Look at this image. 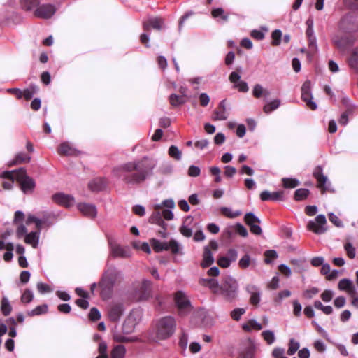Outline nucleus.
<instances>
[{
	"mask_svg": "<svg viewBox=\"0 0 358 358\" xmlns=\"http://www.w3.org/2000/svg\"><path fill=\"white\" fill-rule=\"evenodd\" d=\"M344 249L350 259H354L355 257V248L352 245L351 243H346L344 245Z\"/></svg>",
	"mask_w": 358,
	"mask_h": 358,
	"instance_id": "nucleus-55",
	"label": "nucleus"
},
{
	"mask_svg": "<svg viewBox=\"0 0 358 358\" xmlns=\"http://www.w3.org/2000/svg\"><path fill=\"white\" fill-rule=\"evenodd\" d=\"M250 257L248 255H245L238 262V266L241 268H246L250 264Z\"/></svg>",
	"mask_w": 358,
	"mask_h": 358,
	"instance_id": "nucleus-62",
	"label": "nucleus"
},
{
	"mask_svg": "<svg viewBox=\"0 0 358 358\" xmlns=\"http://www.w3.org/2000/svg\"><path fill=\"white\" fill-rule=\"evenodd\" d=\"M306 35L308 39V45L313 50L317 49L316 38L314 36L313 27L307 28Z\"/></svg>",
	"mask_w": 358,
	"mask_h": 358,
	"instance_id": "nucleus-35",
	"label": "nucleus"
},
{
	"mask_svg": "<svg viewBox=\"0 0 358 358\" xmlns=\"http://www.w3.org/2000/svg\"><path fill=\"white\" fill-rule=\"evenodd\" d=\"M157 164L155 159L144 157L123 164L113 169L114 176L121 178L128 185H134L143 182L153 173V170Z\"/></svg>",
	"mask_w": 358,
	"mask_h": 358,
	"instance_id": "nucleus-1",
	"label": "nucleus"
},
{
	"mask_svg": "<svg viewBox=\"0 0 358 358\" xmlns=\"http://www.w3.org/2000/svg\"><path fill=\"white\" fill-rule=\"evenodd\" d=\"M326 223L325 216L324 215H319L314 220L308 222L307 228L317 234H324L327 231Z\"/></svg>",
	"mask_w": 358,
	"mask_h": 358,
	"instance_id": "nucleus-11",
	"label": "nucleus"
},
{
	"mask_svg": "<svg viewBox=\"0 0 358 358\" xmlns=\"http://www.w3.org/2000/svg\"><path fill=\"white\" fill-rule=\"evenodd\" d=\"M280 101L279 99L273 100L264 106V112L266 114H268L273 110H276L280 106Z\"/></svg>",
	"mask_w": 358,
	"mask_h": 358,
	"instance_id": "nucleus-39",
	"label": "nucleus"
},
{
	"mask_svg": "<svg viewBox=\"0 0 358 358\" xmlns=\"http://www.w3.org/2000/svg\"><path fill=\"white\" fill-rule=\"evenodd\" d=\"M38 87L36 85H31L28 88L22 91V97L26 100H29L32 98L34 94L37 93Z\"/></svg>",
	"mask_w": 358,
	"mask_h": 358,
	"instance_id": "nucleus-36",
	"label": "nucleus"
},
{
	"mask_svg": "<svg viewBox=\"0 0 358 358\" xmlns=\"http://www.w3.org/2000/svg\"><path fill=\"white\" fill-rule=\"evenodd\" d=\"M141 318V313L139 310H132L124 320L122 325V331L128 334L134 331L135 327Z\"/></svg>",
	"mask_w": 358,
	"mask_h": 358,
	"instance_id": "nucleus-10",
	"label": "nucleus"
},
{
	"mask_svg": "<svg viewBox=\"0 0 358 358\" xmlns=\"http://www.w3.org/2000/svg\"><path fill=\"white\" fill-rule=\"evenodd\" d=\"M238 291V284L236 279L231 276H225L220 284L219 295L227 301L236 299Z\"/></svg>",
	"mask_w": 358,
	"mask_h": 358,
	"instance_id": "nucleus-4",
	"label": "nucleus"
},
{
	"mask_svg": "<svg viewBox=\"0 0 358 358\" xmlns=\"http://www.w3.org/2000/svg\"><path fill=\"white\" fill-rule=\"evenodd\" d=\"M214 262V257L208 246L204 248L203 253V260L201 263V266L203 268H207L213 264Z\"/></svg>",
	"mask_w": 358,
	"mask_h": 358,
	"instance_id": "nucleus-26",
	"label": "nucleus"
},
{
	"mask_svg": "<svg viewBox=\"0 0 358 358\" xmlns=\"http://www.w3.org/2000/svg\"><path fill=\"white\" fill-rule=\"evenodd\" d=\"M109 246L113 257L128 258L131 256V250L127 246L124 247L112 241H109Z\"/></svg>",
	"mask_w": 358,
	"mask_h": 358,
	"instance_id": "nucleus-13",
	"label": "nucleus"
},
{
	"mask_svg": "<svg viewBox=\"0 0 358 358\" xmlns=\"http://www.w3.org/2000/svg\"><path fill=\"white\" fill-rule=\"evenodd\" d=\"M20 5L26 10H32L37 8L39 0H21Z\"/></svg>",
	"mask_w": 358,
	"mask_h": 358,
	"instance_id": "nucleus-32",
	"label": "nucleus"
},
{
	"mask_svg": "<svg viewBox=\"0 0 358 358\" xmlns=\"http://www.w3.org/2000/svg\"><path fill=\"white\" fill-rule=\"evenodd\" d=\"M164 25V20L160 17H150L148 20L145 21L143 24V29L146 32H149L150 27L155 29L160 30L162 29Z\"/></svg>",
	"mask_w": 358,
	"mask_h": 358,
	"instance_id": "nucleus-18",
	"label": "nucleus"
},
{
	"mask_svg": "<svg viewBox=\"0 0 358 358\" xmlns=\"http://www.w3.org/2000/svg\"><path fill=\"white\" fill-rule=\"evenodd\" d=\"M152 282L148 280H143L135 285L134 298L138 301L147 300L151 296Z\"/></svg>",
	"mask_w": 358,
	"mask_h": 358,
	"instance_id": "nucleus-8",
	"label": "nucleus"
},
{
	"mask_svg": "<svg viewBox=\"0 0 358 358\" xmlns=\"http://www.w3.org/2000/svg\"><path fill=\"white\" fill-rule=\"evenodd\" d=\"M252 94L255 98H260L262 96H268L270 95V92L268 90L263 88L261 85L257 84L253 87Z\"/></svg>",
	"mask_w": 358,
	"mask_h": 358,
	"instance_id": "nucleus-31",
	"label": "nucleus"
},
{
	"mask_svg": "<svg viewBox=\"0 0 358 358\" xmlns=\"http://www.w3.org/2000/svg\"><path fill=\"white\" fill-rule=\"evenodd\" d=\"M229 79L231 83H234V87L238 89L239 92H247L249 90L247 83L240 80L241 75L238 73L236 71L231 72Z\"/></svg>",
	"mask_w": 358,
	"mask_h": 358,
	"instance_id": "nucleus-16",
	"label": "nucleus"
},
{
	"mask_svg": "<svg viewBox=\"0 0 358 358\" xmlns=\"http://www.w3.org/2000/svg\"><path fill=\"white\" fill-rule=\"evenodd\" d=\"M245 313V309L242 308H237L233 310L231 313V317L233 320L238 321L243 314Z\"/></svg>",
	"mask_w": 358,
	"mask_h": 358,
	"instance_id": "nucleus-57",
	"label": "nucleus"
},
{
	"mask_svg": "<svg viewBox=\"0 0 358 358\" xmlns=\"http://www.w3.org/2000/svg\"><path fill=\"white\" fill-rule=\"evenodd\" d=\"M126 349L122 345H117L111 351V358H124Z\"/></svg>",
	"mask_w": 358,
	"mask_h": 358,
	"instance_id": "nucleus-33",
	"label": "nucleus"
},
{
	"mask_svg": "<svg viewBox=\"0 0 358 358\" xmlns=\"http://www.w3.org/2000/svg\"><path fill=\"white\" fill-rule=\"evenodd\" d=\"M31 223H35L36 228L40 231L42 228L43 222L33 215H29L27 219V224H29Z\"/></svg>",
	"mask_w": 358,
	"mask_h": 358,
	"instance_id": "nucleus-53",
	"label": "nucleus"
},
{
	"mask_svg": "<svg viewBox=\"0 0 358 358\" xmlns=\"http://www.w3.org/2000/svg\"><path fill=\"white\" fill-rule=\"evenodd\" d=\"M339 28L348 33L358 31V11H350L346 13L341 20Z\"/></svg>",
	"mask_w": 358,
	"mask_h": 358,
	"instance_id": "nucleus-6",
	"label": "nucleus"
},
{
	"mask_svg": "<svg viewBox=\"0 0 358 358\" xmlns=\"http://www.w3.org/2000/svg\"><path fill=\"white\" fill-rule=\"evenodd\" d=\"M349 65L350 67L358 72V48L353 50L352 54L349 59Z\"/></svg>",
	"mask_w": 358,
	"mask_h": 358,
	"instance_id": "nucleus-37",
	"label": "nucleus"
},
{
	"mask_svg": "<svg viewBox=\"0 0 358 358\" xmlns=\"http://www.w3.org/2000/svg\"><path fill=\"white\" fill-rule=\"evenodd\" d=\"M334 294L333 291L330 289H326L322 293L320 297L324 302L327 303L331 301V299L334 297Z\"/></svg>",
	"mask_w": 358,
	"mask_h": 358,
	"instance_id": "nucleus-60",
	"label": "nucleus"
},
{
	"mask_svg": "<svg viewBox=\"0 0 358 358\" xmlns=\"http://www.w3.org/2000/svg\"><path fill=\"white\" fill-rule=\"evenodd\" d=\"M174 207L175 203L172 199H166L162 203L154 205V210L149 217V222L152 224H157L162 228L164 229L167 224L162 219V208H173Z\"/></svg>",
	"mask_w": 358,
	"mask_h": 358,
	"instance_id": "nucleus-5",
	"label": "nucleus"
},
{
	"mask_svg": "<svg viewBox=\"0 0 358 358\" xmlns=\"http://www.w3.org/2000/svg\"><path fill=\"white\" fill-rule=\"evenodd\" d=\"M34 299V294L31 290L27 289L21 296V301L24 303H30Z\"/></svg>",
	"mask_w": 358,
	"mask_h": 358,
	"instance_id": "nucleus-54",
	"label": "nucleus"
},
{
	"mask_svg": "<svg viewBox=\"0 0 358 358\" xmlns=\"http://www.w3.org/2000/svg\"><path fill=\"white\" fill-rule=\"evenodd\" d=\"M265 255V262L266 264H270L272 259H276L278 257V254L275 250H267L264 253Z\"/></svg>",
	"mask_w": 358,
	"mask_h": 358,
	"instance_id": "nucleus-59",
	"label": "nucleus"
},
{
	"mask_svg": "<svg viewBox=\"0 0 358 358\" xmlns=\"http://www.w3.org/2000/svg\"><path fill=\"white\" fill-rule=\"evenodd\" d=\"M31 160V157L25 153L19 152L17 153L15 158L10 161L8 164V166H12L17 164H20L22 163H28Z\"/></svg>",
	"mask_w": 358,
	"mask_h": 358,
	"instance_id": "nucleus-27",
	"label": "nucleus"
},
{
	"mask_svg": "<svg viewBox=\"0 0 358 358\" xmlns=\"http://www.w3.org/2000/svg\"><path fill=\"white\" fill-rule=\"evenodd\" d=\"M228 117L227 112L225 100H222L219 103L218 108L213 113V120H225Z\"/></svg>",
	"mask_w": 358,
	"mask_h": 358,
	"instance_id": "nucleus-22",
	"label": "nucleus"
},
{
	"mask_svg": "<svg viewBox=\"0 0 358 358\" xmlns=\"http://www.w3.org/2000/svg\"><path fill=\"white\" fill-rule=\"evenodd\" d=\"M309 194V190L307 189H299L294 193V198L296 201H301L305 199Z\"/></svg>",
	"mask_w": 358,
	"mask_h": 358,
	"instance_id": "nucleus-50",
	"label": "nucleus"
},
{
	"mask_svg": "<svg viewBox=\"0 0 358 358\" xmlns=\"http://www.w3.org/2000/svg\"><path fill=\"white\" fill-rule=\"evenodd\" d=\"M56 8L52 4H43L38 7L34 11V15L39 18H50L55 13Z\"/></svg>",
	"mask_w": 358,
	"mask_h": 358,
	"instance_id": "nucleus-15",
	"label": "nucleus"
},
{
	"mask_svg": "<svg viewBox=\"0 0 358 358\" xmlns=\"http://www.w3.org/2000/svg\"><path fill=\"white\" fill-rule=\"evenodd\" d=\"M244 220L248 226L255 223H260V220L252 213H246L244 217Z\"/></svg>",
	"mask_w": 358,
	"mask_h": 358,
	"instance_id": "nucleus-49",
	"label": "nucleus"
},
{
	"mask_svg": "<svg viewBox=\"0 0 358 358\" xmlns=\"http://www.w3.org/2000/svg\"><path fill=\"white\" fill-rule=\"evenodd\" d=\"M124 311V306L122 303H113L108 308V315L110 320L117 322Z\"/></svg>",
	"mask_w": 358,
	"mask_h": 358,
	"instance_id": "nucleus-14",
	"label": "nucleus"
},
{
	"mask_svg": "<svg viewBox=\"0 0 358 358\" xmlns=\"http://www.w3.org/2000/svg\"><path fill=\"white\" fill-rule=\"evenodd\" d=\"M169 155L172 158L176 159V160H180L182 157V153L180 150L178 148V147L175 145H171L169 148Z\"/></svg>",
	"mask_w": 358,
	"mask_h": 358,
	"instance_id": "nucleus-51",
	"label": "nucleus"
},
{
	"mask_svg": "<svg viewBox=\"0 0 358 358\" xmlns=\"http://www.w3.org/2000/svg\"><path fill=\"white\" fill-rule=\"evenodd\" d=\"M169 101L172 106L176 107L184 104L186 102V99L184 98V96L171 94L169 96Z\"/></svg>",
	"mask_w": 358,
	"mask_h": 358,
	"instance_id": "nucleus-34",
	"label": "nucleus"
},
{
	"mask_svg": "<svg viewBox=\"0 0 358 358\" xmlns=\"http://www.w3.org/2000/svg\"><path fill=\"white\" fill-rule=\"evenodd\" d=\"M1 310L2 311V313L7 316L8 315L11 311H12V307L10 304V302L7 297H3L1 300Z\"/></svg>",
	"mask_w": 358,
	"mask_h": 358,
	"instance_id": "nucleus-40",
	"label": "nucleus"
},
{
	"mask_svg": "<svg viewBox=\"0 0 358 358\" xmlns=\"http://www.w3.org/2000/svg\"><path fill=\"white\" fill-rule=\"evenodd\" d=\"M211 15L214 18L220 17L224 22L228 20V15L224 14V10L221 8H214L211 12Z\"/></svg>",
	"mask_w": 358,
	"mask_h": 358,
	"instance_id": "nucleus-42",
	"label": "nucleus"
},
{
	"mask_svg": "<svg viewBox=\"0 0 358 358\" xmlns=\"http://www.w3.org/2000/svg\"><path fill=\"white\" fill-rule=\"evenodd\" d=\"M2 176L6 178H13L20 184L22 191L25 194L31 193L36 186L35 181L29 177L24 168L14 171H6Z\"/></svg>",
	"mask_w": 358,
	"mask_h": 358,
	"instance_id": "nucleus-2",
	"label": "nucleus"
},
{
	"mask_svg": "<svg viewBox=\"0 0 358 358\" xmlns=\"http://www.w3.org/2000/svg\"><path fill=\"white\" fill-rule=\"evenodd\" d=\"M338 287L341 291H346L350 295H353L356 292L355 287L352 281L347 278L341 280L338 282Z\"/></svg>",
	"mask_w": 358,
	"mask_h": 358,
	"instance_id": "nucleus-23",
	"label": "nucleus"
},
{
	"mask_svg": "<svg viewBox=\"0 0 358 358\" xmlns=\"http://www.w3.org/2000/svg\"><path fill=\"white\" fill-rule=\"evenodd\" d=\"M176 329L175 318L171 316L164 317L157 324L156 336L159 340L167 339L175 333Z\"/></svg>",
	"mask_w": 358,
	"mask_h": 358,
	"instance_id": "nucleus-3",
	"label": "nucleus"
},
{
	"mask_svg": "<svg viewBox=\"0 0 358 358\" xmlns=\"http://www.w3.org/2000/svg\"><path fill=\"white\" fill-rule=\"evenodd\" d=\"M245 289L250 294V303L257 305L260 301L259 289L256 285L249 284L246 286Z\"/></svg>",
	"mask_w": 358,
	"mask_h": 358,
	"instance_id": "nucleus-21",
	"label": "nucleus"
},
{
	"mask_svg": "<svg viewBox=\"0 0 358 358\" xmlns=\"http://www.w3.org/2000/svg\"><path fill=\"white\" fill-rule=\"evenodd\" d=\"M121 273L115 267H109L104 273L101 282H99L100 287L103 289H108L110 291L115 283L120 278Z\"/></svg>",
	"mask_w": 358,
	"mask_h": 358,
	"instance_id": "nucleus-7",
	"label": "nucleus"
},
{
	"mask_svg": "<svg viewBox=\"0 0 358 358\" xmlns=\"http://www.w3.org/2000/svg\"><path fill=\"white\" fill-rule=\"evenodd\" d=\"M89 318L92 321H96L101 318L100 312L96 308H91L89 313Z\"/></svg>",
	"mask_w": 358,
	"mask_h": 358,
	"instance_id": "nucleus-63",
	"label": "nucleus"
},
{
	"mask_svg": "<svg viewBox=\"0 0 358 358\" xmlns=\"http://www.w3.org/2000/svg\"><path fill=\"white\" fill-rule=\"evenodd\" d=\"M150 243L155 252H159L163 250H166V242H161L157 239L153 238L151 240Z\"/></svg>",
	"mask_w": 358,
	"mask_h": 358,
	"instance_id": "nucleus-44",
	"label": "nucleus"
},
{
	"mask_svg": "<svg viewBox=\"0 0 358 358\" xmlns=\"http://www.w3.org/2000/svg\"><path fill=\"white\" fill-rule=\"evenodd\" d=\"M344 4L348 8L352 10H358V0H344Z\"/></svg>",
	"mask_w": 358,
	"mask_h": 358,
	"instance_id": "nucleus-64",
	"label": "nucleus"
},
{
	"mask_svg": "<svg viewBox=\"0 0 358 358\" xmlns=\"http://www.w3.org/2000/svg\"><path fill=\"white\" fill-rule=\"evenodd\" d=\"M220 211L224 215H225L228 217H230V218L236 217L241 215L242 213L241 210H236V211L233 212L231 208H227V207L221 208Z\"/></svg>",
	"mask_w": 358,
	"mask_h": 358,
	"instance_id": "nucleus-45",
	"label": "nucleus"
},
{
	"mask_svg": "<svg viewBox=\"0 0 358 358\" xmlns=\"http://www.w3.org/2000/svg\"><path fill=\"white\" fill-rule=\"evenodd\" d=\"M107 185V182L104 178H97L90 182L89 188L94 192H99L103 190Z\"/></svg>",
	"mask_w": 358,
	"mask_h": 358,
	"instance_id": "nucleus-24",
	"label": "nucleus"
},
{
	"mask_svg": "<svg viewBox=\"0 0 358 358\" xmlns=\"http://www.w3.org/2000/svg\"><path fill=\"white\" fill-rule=\"evenodd\" d=\"M52 200L59 204L66 207H70L75 203L74 198L69 194H65L64 193H57L52 196Z\"/></svg>",
	"mask_w": 358,
	"mask_h": 358,
	"instance_id": "nucleus-17",
	"label": "nucleus"
},
{
	"mask_svg": "<svg viewBox=\"0 0 358 358\" xmlns=\"http://www.w3.org/2000/svg\"><path fill=\"white\" fill-rule=\"evenodd\" d=\"M40 236V231H32L27 234L24 238V241L27 244L31 245L33 248H36L38 244Z\"/></svg>",
	"mask_w": 358,
	"mask_h": 358,
	"instance_id": "nucleus-28",
	"label": "nucleus"
},
{
	"mask_svg": "<svg viewBox=\"0 0 358 358\" xmlns=\"http://www.w3.org/2000/svg\"><path fill=\"white\" fill-rule=\"evenodd\" d=\"M78 209L83 215L91 218L95 217L97 214L96 208L93 204L81 203L78 205Z\"/></svg>",
	"mask_w": 358,
	"mask_h": 358,
	"instance_id": "nucleus-19",
	"label": "nucleus"
},
{
	"mask_svg": "<svg viewBox=\"0 0 358 358\" xmlns=\"http://www.w3.org/2000/svg\"><path fill=\"white\" fill-rule=\"evenodd\" d=\"M48 306L46 304L36 306L34 309L27 312V315L35 316L40 315L48 312Z\"/></svg>",
	"mask_w": 358,
	"mask_h": 358,
	"instance_id": "nucleus-38",
	"label": "nucleus"
},
{
	"mask_svg": "<svg viewBox=\"0 0 358 358\" xmlns=\"http://www.w3.org/2000/svg\"><path fill=\"white\" fill-rule=\"evenodd\" d=\"M262 201H282L284 199V192L282 191L270 192L267 190L263 191L260 194Z\"/></svg>",
	"mask_w": 358,
	"mask_h": 358,
	"instance_id": "nucleus-20",
	"label": "nucleus"
},
{
	"mask_svg": "<svg viewBox=\"0 0 358 358\" xmlns=\"http://www.w3.org/2000/svg\"><path fill=\"white\" fill-rule=\"evenodd\" d=\"M166 250H171L173 254L178 253L180 250V245L175 240H171L169 242L166 243Z\"/></svg>",
	"mask_w": 358,
	"mask_h": 358,
	"instance_id": "nucleus-41",
	"label": "nucleus"
},
{
	"mask_svg": "<svg viewBox=\"0 0 358 358\" xmlns=\"http://www.w3.org/2000/svg\"><path fill=\"white\" fill-rule=\"evenodd\" d=\"M58 152L64 155H77L78 152L68 143H63L59 145Z\"/></svg>",
	"mask_w": 358,
	"mask_h": 358,
	"instance_id": "nucleus-29",
	"label": "nucleus"
},
{
	"mask_svg": "<svg viewBox=\"0 0 358 358\" xmlns=\"http://www.w3.org/2000/svg\"><path fill=\"white\" fill-rule=\"evenodd\" d=\"M113 338L116 342L120 343H129L134 341L133 338L127 337L120 334H115L113 335Z\"/></svg>",
	"mask_w": 358,
	"mask_h": 358,
	"instance_id": "nucleus-58",
	"label": "nucleus"
},
{
	"mask_svg": "<svg viewBox=\"0 0 358 358\" xmlns=\"http://www.w3.org/2000/svg\"><path fill=\"white\" fill-rule=\"evenodd\" d=\"M14 250V245L12 243H7L6 252L4 253L3 259L6 262H9L13 258V250Z\"/></svg>",
	"mask_w": 358,
	"mask_h": 358,
	"instance_id": "nucleus-56",
	"label": "nucleus"
},
{
	"mask_svg": "<svg viewBox=\"0 0 358 358\" xmlns=\"http://www.w3.org/2000/svg\"><path fill=\"white\" fill-rule=\"evenodd\" d=\"M255 355V347L250 345L238 358H253Z\"/></svg>",
	"mask_w": 358,
	"mask_h": 358,
	"instance_id": "nucleus-61",
	"label": "nucleus"
},
{
	"mask_svg": "<svg viewBox=\"0 0 358 358\" xmlns=\"http://www.w3.org/2000/svg\"><path fill=\"white\" fill-rule=\"evenodd\" d=\"M299 343L294 339L292 338L289 341V348L287 350V354L289 355H293L299 348Z\"/></svg>",
	"mask_w": 358,
	"mask_h": 358,
	"instance_id": "nucleus-52",
	"label": "nucleus"
},
{
	"mask_svg": "<svg viewBox=\"0 0 358 358\" xmlns=\"http://www.w3.org/2000/svg\"><path fill=\"white\" fill-rule=\"evenodd\" d=\"M175 301L180 315L185 316L192 310L190 301L182 292L176 293Z\"/></svg>",
	"mask_w": 358,
	"mask_h": 358,
	"instance_id": "nucleus-9",
	"label": "nucleus"
},
{
	"mask_svg": "<svg viewBox=\"0 0 358 358\" xmlns=\"http://www.w3.org/2000/svg\"><path fill=\"white\" fill-rule=\"evenodd\" d=\"M334 43L341 50H343L346 48L348 45V40L346 38H338L335 37L333 39Z\"/></svg>",
	"mask_w": 358,
	"mask_h": 358,
	"instance_id": "nucleus-48",
	"label": "nucleus"
},
{
	"mask_svg": "<svg viewBox=\"0 0 358 358\" xmlns=\"http://www.w3.org/2000/svg\"><path fill=\"white\" fill-rule=\"evenodd\" d=\"M301 99L310 109L315 110L317 108L316 103L313 101V96L311 92V83L310 80L305 81L301 87Z\"/></svg>",
	"mask_w": 358,
	"mask_h": 358,
	"instance_id": "nucleus-12",
	"label": "nucleus"
},
{
	"mask_svg": "<svg viewBox=\"0 0 358 358\" xmlns=\"http://www.w3.org/2000/svg\"><path fill=\"white\" fill-rule=\"evenodd\" d=\"M282 181L283 186L285 188H294L299 184V182L296 179L291 178H282Z\"/></svg>",
	"mask_w": 358,
	"mask_h": 358,
	"instance_id": "nucleus-46",
	"label": "nucleus"
},
{
	"mask_svg": "<svg viewBox=\"0 0 358 358\" xmlns=\"http://www.w3.org/2000/svg\"><path fill=\"white\" fill-rule=\"evenodd\" d=\"M242 327L246 331H250L252 329L261 330L262 329V324L257 322V321L255 319L248 320L247 322L243 324Z\"/></svg>",
	"mask_w": 358,
	"mask_h": 358,
	"instance_id": "nucleus-30",
	"label": "nucleus"
},
{
	"mask_svg": "<svg viewBox=\"0 0 358 358\" xmlns=\"http://www.w3.org/2000/svg\"><path fill=\"white\" fill-rule=\"evenodd\" d=\"M262 336L268 345L273 344L275 341L274 333L271 330H266L262 331Z\"/></svg>",
	"mask_w": 358,
	"mask_h": 358,
	"instance_id": "nucleus-43",
	"label": "nucleus"
},
{
	"mask_svg": "<svg viewBox=\"0 0 358 358\" xmlns=\"http://www.w3.org/2000/svg\"><path fill=\"white\" fill-rule=\"evenodd\" d=\"M208 287L213 293L219 295L220 285H219L217 280L213 278L209 279Z\"/></svg>",
	"mask_w": 358,
	"mask_h": 358,
	"instance_id": "nucleus-47",
	"label": "nucleus"
},
{
	"mask_svg": "<svg viewBox=\"0 0 358 358\" xmlns=\"http://www.w3.org/2000/svg\"><path fill=\"white\" fill-rule=\"evenodd\" d=\"M314 176L317 181V187L325 191V184L327 182V178L322 173V169L317 166L314 171Z\"/></svg>",
	"mask_w": 358,
	"mask_h": 358,
	"instance_id": "nucleus-25",
	"label": "nucleus"
}]
</instances>
